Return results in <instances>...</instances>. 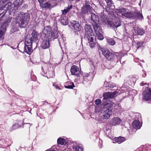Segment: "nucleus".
<instances>
[{
	"instance_id": "obj_14",
	"label": "nucleus",
	"mask_w": 151,
	"mask_h": 151,
	"mask_svg": "<svg viewBox=\"0 0 151 151\" xmlns=\"http://www.w3.org/2000/svg\"><path fill=\"white\" fill-rule=\"evenodd\" d=\"M85 37L88 39L90 46L91 48L94 47L96 44V42L94 41L96 39V37L93 34L88 35L87 36H85Z\"/></svg>"
},
{
	"instance_id": "obj_45",
	"label": "nucleus",
	"mask_w": 151,
	"mask_h": 151,
	"mask_svg": "<svg viewBox=\"0 0 151 151\" xmlns=\"http://www.w3.org/2000/svg\"><path fill=\"white\" fill-rule=\"evenodd\" d=\"M70 1H73V0H69Z\"/></svg>"
},
{
	"instance_id": "obj_7",
	"label": "nucleus",
	"mask_w": 151,
	"mask_h": 151,
	"mask_svg": "<svg viewBox=\"0 0 151 151\" xmlns=\"http://www.w3.org/2000/svg\"><path fill=\"white\" fill-rule=\"evenodd\" d=\"M93 25L97 38L101 40H103L104 38L102 34V32L100 24L98 23L93 24Z\"/></svg>"
},
{
	"instance_id": "obj_10",
	"label": "nucleus",
	"mask_w": 151,
	"mask_h": 151,
	"mask_svg": "<svg viewBox=\"0 0 151 151\" xmlns=\"http://www.w3.org/2000/svg\"><path fill=\"white\" fill-rule=\"evenodd\" d=\"M31 37L29 39H28L30 42H32L33 43V45L36 47L37 45V42L39 38V35L35 31H33L31 34Z\"/></svg>"
},
{
	"instance_id": "obj_20",
	"label": "nucleus",
	"mask_w": 151,
	"mask_h": 151,
	"mask_svg": "<svg viewBox=\"0 0 151 151\" xmlns=\"http://www.w3.org/2000/svg\"><path fill=\"white\" fill-rule=\"evenodd\" d=\"M122 121L118 117L113 118L110 121V123L113 126H116L121 124Z\"/></svg>"
},
{
	"instance_id": "obj_12",
	"label": "nucleus",
	"mask_w": 151,
	"mask_h": 151,
	"mask_svg": "<svg viewBox=\"0 0 151 151\" xmlns=\"http://www.w3.org/2000/svg\"><path fill=\"white\" fill-rule=\"evenodd\" d=\"M116 12L122 14V15L127 18H129L133 16V15L131 12H129L128 9L124 8L117 9Z\"/></svg>"
},
{
	"instance_id": "obj_40",
	"label": "nucleus",
	"mask_w": 151,
	"mask_h": 151,
	"mask_svg": "<svg viewBox=\"0 0 151 151\" xmlns=\"http://www.w3.org/2000/svg\"><path fill=\"white\" fill-rule=\"evenodd\" d=\"M55 87L56 89H60L56 85L55 86Z\"/></svg>"
},
{
	"instance_id": "obj_21",
	"label": "nucleus",
	"mask_w": 151,
	"mask_h": 151,
	"mask_svg": "<svg viewBox=\"0 0 151 151\" xmlns=\"http://www.w3.org/2000/svg\"><path fill=\"white\" fill-rule=\"evenodd\" d=\"M24 0H15L13 3V7L14 9L15 8L17 9L23 3Z\"/></svg>"
},
{
	"instance_id": "obj_11",
	"label": "nucleus",
	"mask_w": 151,
	"mask_h": 151,
	"mask_svg": "<svg viewBox=\"0 0 151 151\" xmlns=\"http://www.w3.org/2000/svg\"><path fill=\"white\" fill-rule=\"evenodd\" d=\"M24 44V52L27 54H31L32 52V45H33V43L32 42H30L27 38L25 39Z\"/></svg>"
},
{
	"instance_id": "obj_39",
	"label": "nucleus",
	"mask_w": 151,
	"mask_h": 151,
	"mask_svg": "<svg viewBox=\"0 0 151 151\" xmlns=\"http://www.w3.org/2000/svg\"><path fill=\"white\" fill-rule=\"evenodd\" d=\"M46 0H38L40 4H42L43 2Z\"/></svg>"
},
{
	"instance_id": "obj_8",
	"label": "nucleus",
	"mask_w": 151,
	"mask_h": 151,
	"mask_svg": "<svg viewBox=\"0 0 151 151\" xmlns=\"http://www.w3.org/2000/svg\"><path fill=\"white\" fill-rule=\"evenodd\" d=\"M10 22L9 20L4 21V19H0V25H2L0 28V40L3 38V37L6 30V24Z\"/></svg>"
},
{
	"instance_id": "obj_5",
	"label": "nucleus",
	"mask_w": 151,
	"mask_h": 151,
	"mask_svg": "<svg viewBox=\"0 0 151 151\" xmlns=\"http://www.w3.org/2000/svg\"><path fill=\"white\" fill-rule=\"evenodd\" d=\"M99 49L102 52V54L105 56L108 60L111 61L114 60L116 58V55L111 52L108 49L100 47Z\"/></svg>"
},
{
	"instance_id": "obj_2",
	"label": "nucleus",
	"mask_w": 151,
	"mask_h": 151,
	"mask_svg": "<svg viewBox=\"0 0 151 151\" xmlns=\"http://www.w3.org/2000/svg\"><path fill=\"white\" fill-rule=\"evenodd\" d=\"M6 7L10 11H13L14 9L13 4L12 2H9L7 4L5 3V1L3 0L0 1V19H4V15L6 11L5 10L2 9Z\"/></svg>"
},
{
	"instance_id": "obj_19",
	"label": "nucleus",
	"mask_w": 151,
	"mask_h": 151,
	"mask_svg": "<svg viewBox=\"0 0 151 151\" xmlns=\"http://www.w3.org/2000/svg\"><path fill=\"white\" fill-rule=\"evenodd\" d=\"M134 29L133 33L134 35H142L144 33V30L139 27H135L134 28Z\"/></svg>"
},
{
	"instance_id": "obj_3",
	"label": "nucleus",
	"mask_w": 151,
	"mask_h": 151,
	"mask_svg": "<svg viewBox=\"0 0 151 151\" xmlns=\"http://www.w3.org/2000/svg\"><path fill=\"white\" fill-rule=\"evenodd\" d=\"M47 27H45L43 30L44 37L42 38V42L41 44V47L44 49L48 48L50 46L49 38L48 36V34H50V31H47Z\"/></svg>"
},
{
	"instance_id": "obj_28",
	"label": "nucleus",
	"mask_w": 151,
	"mask_h": 151,
	"mask_svg": "<svg viewBox=\"0 0 151 151\" xmlns=\"http://www.w3.org/2000/svg\"><path fill=\"white\" fill-rule=\"evenodd\" d=\"M50 66L46 64H44V66L42 67V70L45 73H47L48 70V68Z\"/></svg>"
},
{
	"instance_id": "obj_32",
	"label": "nucleus",
	"mask_w": 151,
	"mask_h": 151,
	"mask_svg": "<svg viewBox=\"0 0 151 151\" xmlns=\"http://www.w3.org/2000/svg\"><path fill=\"white\" fill-rule=\"evenodd\" d=\"M72 7L73 6L72 5L68 6L66 9H64L63 11V13L66 14L70 9L72 8Z\"/></svg>"
},
{
	"instance_id": "obj_36",
	"label": "nucleus",
	"mask_w": 151,
	"mask_h": 151,
	"mask_svg": "<svg viewBox=\"0 0 151 151\" xmlns=\"http://www.w3.org/2000/svg\"><path fill=\"white\" fill-rule=\"evenodd\" d=\"M138 18L140 19H142L143 18V16L142 14L141 13H138L137 15Z\"/></svg>"
},
{
	"instance_id": "obj_23",
	"label": "nucleus",
	"mask_w": 151,
	"mask_h": 151,
	"mask_svg": "<svg viewBox=\"0 0 151 151\" xmlns=\"http://www.w3.org/2000/svg\"><path fill=\"white\" fill-rule=\"evenodd\" d=\"M73 148L75 151H82L83 149L82 145L76 142L73 143Z\"/></svg>"
},
{
	"instance_id": "obj_37",
	"label": "nucleus",
	"mask_w": 151,
	"mask_h": 151,
	"mask_svg": "<svg viewBox=\"0 0 151 151\" xmlns=\"http://www.w3.org/2000/svg\"><path fill=\"white\" fill-rule=\"evenodd\" d=\"M101 103V101L99 99H97L95 101V103L96 105H99Z\"/></svg>"
},
{
	"instance_id": "obj_30",
	"label": "nucleus",
	"mask_w": 151,
	"mask_h": 151,
	"mask_svg": "<svg viewBox=\"0 0 151 151\" xmlns=\"http://www.w3.org/2000/svg\"><path fill=\"white\" fill-rule=\"evenodd\" d=\"M107 41L108 43L110 45H113L115 43V41L111 38H108L107 39Z\"/></svg>"
},
{
	"instance_id": "obj_22",
	"label": "nucleus",
	"mask_w": 151,
	"mask_h": 151,
	"mask_svg": "<svg viewBox=\"0 0 151 151\" xmlns=\"http://www.w3.org/2000/svg\"><path fill=\"white\" fill-rule=\"evenodd\" d=\"M91 23L92 24L98 23L99 20L98 16L94 13H91Z\"/></svg>"
},
{
	"instance_id": "obj_13",
	"label": "nucleus",
	"mask_w": 151,
	"mask_h": 151,
	"mask_svg": "<svg viewBox=\"0 0 151 151\" xmlns=\"http://www.w3.org/2000/svg\"><path fill=\"white\" fill-rule=\"evenodd\" d=\"M117 93L116 91H114V92H106L104 93L103 94V102L105 101V103L107 104L109 101H107L109 99H113L116 96V94Z\"/></svg>"
},
{
	"instance_id": "obj_26",
	"label": "nucleus",
	"mask_w": 151,
	"mask_h": 151,
	"mask_svg": "<svg viewBox=\"0 0 151 151\" xmlns=\"http://www.w3.org/2000/svg\"><path fill=\"white\" fill-rule=\"evenodd\" d=\"M58 143L62 145H65L67 143V140L63 138H59L57 140Z\"/></svg>"
},
{
	"instance_id": "obj_1",
	"label": "nucleus",
	"mask_w": 151,
	"mask_h": 151,
	"mask_svg": "<svg viewBox=\"0 0 151 151\" xmlns=\"http://www.w3.org/2000/svg\"><path fill=\"white\" fill-rule=\"evenodd\" d=\"M29 17V14L21 12L13 19V21L18 24L20 27H25L28 24Z\"/></svg>"
},
{
	"instance_id": "obj_9",
	"label": "nucleus",
	"mask_w": 151,
	"mask_h": 151,
	"mask_svg": "<svg viewBox=\"0 0 151 151\" xmlns=\"http://www.w3.org/2000/svg\"><path fill=\"white\" fill-rule=\"evenodd\" d=\"M92 9V7L88 3L85 4L82 8L81 13V15L82 17L84 18L86 15H88L89 13L90 12Z\"/></svg>"
},
{
	"instance_id": "obj_42",
	"label": "nucleus",
	"mask_w": 151,
	"mask_h": 151,
	"mask_svg": "<svg viewBox=\"0 0 151 151\" xmlns=\"http://www.w3.org/2000/svg\"><path fill=\"white\" fill-rule=\"evenodd\" d=\"M46 151H57L55 150H46Z\"/></svg>"
},
{
	"instance_id": "obj_17",
	"label": "nucleus",
	"mask_w": 151,
	"mask_h": 151,
	"mask_svg": "<svg viewBox=\"0 0 151 151\" xmlns=\"http://www.w3.org/2000/svg\"><path fill=\"white\" fill-rule=\"evenodd\" d=\"M85 31V36H87L88 35H91V34H93V32L90 25L86 24L84 27Z\"/></svg>"
},
{
	"instance_id": "obj_44",
	"label": "nucleus",
	"mask_w": 151,
	"mask_h": 151,
	"mask_svg": "<svg viewBox=\"0 0 151 151\" xmlns=\"http://www.w3.org/2000/svg\"><path fill=\"white\" fill-rule=\"evenodd\" d=\"M29 124L30 126H31L32 125L31 124Z\"/></svg>"
},
{
	"instance_id": "obj_18",
	"label": "nucleus",
	"mask_w": 151,
	"mask_h": 151,
	"mask_svg": "<svg viewBox=\"0 0 151 151\" xmlns=\"http://www.w3.org/2000/svg\"><path fill=\"white\" fill-rule=\"evenodd\" d=\"M71 23L72 25L74 27V31L75 32L81 31V27L78 22L73 21Z\"/></svg>"
},
{
	"instance_id": "obj_34",
	"label": "nucleus",
	"mask_w": 151,
	"mask_h": 151,
	"mask_svg": "<svg viewBox=\"0 0 151 151\" xmlns=\"http://www.w3.org/2000/svg\"><path fill=\"white\" fill-rule=\"evenodd\" d=\"M75 87L73 83H71V85H68V86H65V88H73Z\"/></svg>"
},
{
	"instance_id": "obj_31",
	"label": "nucleus",
	"mask_w": 151,
	"mask_h": 151,
	"mask_svg": "<svg viewBox=\"0 0 151 151\" xmlns=\"http://www.w3.org/2000/svg\"><path fill=\"white\" fill-rule=\"evenodd\" d=\"M60 22L63 25H67L68 23L66 17L62 18L61 19Z\"/></svg>"
},
{
	"instance_id": "obj_43",
	"label": "nucleus",
	"mask_w": 151,
	"mask_h": 151,
	"mask_svg": "<svg viewBox=\"0 0 151 151\" xmlns=\"http://www.w3.org/2000/svg\"><path fill=\"white\" fill-rule=\"evenodd\" d=\"M139 44V45H141V43H140V42H138V43H137V45H138V44Z\"/></svg>"
},
{
	"instance_id": "obj_27",
	"label": "nucleus",
	"mask_w": 151,
	"mask_h": 151,
	"mask_svg": "<svg viewBox=\"0 0 151 151\" xmlns=\"http://www.w3.org/2000/svg\"><path fill=\"white\" fill-rule=\"evenodd\" d=\"M126 140L125 138L119 137H118L115 138L114 140L118 144H120Z\"/></svg>"
},
{
	"instance_id": "obj_16",
	"label": "nucleus",
	"mask_w": 151,
	"mask_h": 151,
	"mask_svg": "<svg viewBox=\"0 0 151 151\" xmlns=\"http://www.w3.org/2000/svg\"><path fill=\"white\" fill-rule=\"evenodd\" d=\"M70 72L72 75L79 76L80 74V72L78 67L73 65L71 66L70 69Z\"/></svg>"
},
{
	"instance_id": "obj_41",
	"label": "nucleus",
	"mask_w": 151,
	"mask_h": 151,
	"mask_svg": "<svg viewBox=\"0 0 151 151\" xmlns=\"http://www.w3.org/2000/svg\"><path fill=\"white\" fill-rule=\"evenodd\" d=\"M146 84V83H144H144H140V85H141V86H142L144 85V84Z\"/></svg>"
},
{
	"instance_id": "obj_33",
	"label": "nucleus",
	"mask_w": 151,
	"mask_h": 151,
	"mask_svg": "<svg viewBox=\"0 0 151 151\" xmlns=\"http://www.w3.org/2000/svg\"><path fill=\"white\" fill-rule=\"evenodd\" d=\"M58 36V34L57 31H54L51 33L52 37L53 39L56 38Z\"/></svg>"
},
{
	"instance_id": "obj_38",
	"label": "nucleus",
	"mask_w": 151,
	"mask_h": 151,
	"mask_svg": "<svg viewBox=\"0 0 151 151\" xmlns=\"http://www.w3.org/2000/svg\"><path fill=\"white\" fill-rule=\"evenodd\" d=\"M108 86L110 87L111 88H113L114 87V85L110 83H107Z\"/></svg>"
},
{
	"instance_id": "obj_6",
	"label": "nucleus",
	"mask_w": 151,
	"mask_h": 151,
	"mask_svg": "<svg viewBox=\"0 0 151 151\" xmlns=\"http://www.w3.org/2000/svg\"><path fill=\"white\" fill-rule=\"evenodd\" d=\"M104 18L103 21L106 25H108L113 27H117L121 25V22L118 18L116 19L114 21H110L107 17H106Z\"/></svg>"
},
{
	"instance_id": "obj_29",
	"label": "nucleus",
	"mask_w": 151,
	"mask_h": 151,
	"mask_svg": "<svg viewBox=\"0 0 151 151\" xmlns=\"http://www.w3.org/2000/svg\"><path fill=\"white\" fill-rule=\"evenodd\" d=\"M43 8H50L51 7V5L50 1H47L42 5Z\"/></svg>"
},
{
	"instance_id": "obj_4",
	"label": "nucleus",
	"mask_w": 151,
	"mask_h": 151,
	"mask_svg": "<svg viewBox=\"0 0 151 151\" xmlns=\"http://www.w3.org/2000/svg\"><path fill=\"white\" fill-rule=\"evenodd\" d=\"M113 103L111 101H108L107 104L104 101V106H107V108L104 110L103 113V117L104 118L107 119L110 116L111 112L113 109L112 106Z\"/></svg>"
},
{
	"instance_id": "obj_35",
	"label": "nucleus",
	"mask_w": 151,
	"mask_h": 151,
	"mask_svg": "<svg viewBox=\"0 0 151 151\" xmlns=\"http://www.w3.org/2000/svg\"><path fill=\"white\" fill-rule=\"evenodd\" d=\"M105 0L107 3V5L109 7H111V6L112 4L111 2V0Z\"/></svg>"
},
{
	"instance_id": "obj_25",
	"label": "nucleus",
	"mask_w": 151,
	"mask_h": 151,
	"mask_svg": "<svg viewBox=\"0 0 151 151\" xmlns=\"http://www.w3.org/2000/svg\"><path fill=\"white\" fill-rule=\"evenodd\" d=\"M22 123V122L21 121H18L13 125L12 128V129H16L21 127Z\"/></svg>"
},
{
	"instance_id": "obj_24",
	"label": "nucleus",
	"mask_w": 151,
	"mask_h": 151,
	"mask_svg": "<svg viewBox=\"0 0 151 151\" xmlns=\"http://www.w3.org/2000/svg\"><path fill=\"white\" fill-rule=\"evenodd\" d=\"M141 126V124L140 122L138 120H135L132 123V127L136 129H139Z\"/></svg>"
},
{
	"instance_id": "obj_15",
	"label": "nucleus",
	"mask_w": 151,
	"mask_h": 151,
	"mask_svg": "<svg viewBox=\"0 0 151 151\" xmlns=\"http://www.w3.org/2000/svg\"><path fill=\"white\" fill-rule=\"evenodd\" d=\"M143 99L145 101H148L151 99V90L150 88H147V89L143 93Z\"/></svg>"
}]
</instances>
